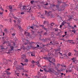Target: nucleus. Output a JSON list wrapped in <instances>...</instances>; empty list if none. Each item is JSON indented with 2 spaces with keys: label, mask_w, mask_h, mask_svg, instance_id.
<instances>
[{
  "label": "nucleus",
  "mask_w": 78,
  "mask_h": 78,
  "mask_svg": "<svg viewBox=\"0 0 78 78\" xmlns=\"http://www.w3.org/2000/svg\"><path fill=\"white\" fill-rule=\"evenodd\" d=\"M35 43L34 42H31L30 43H28L29 45H30V47H31L32 48V45H34V44H35Z\"/></svg>",
  "instance_id": "f257e3e1"
},
{
  "label": "nucleus",
  "mask_w": 78,
  "mask_h": 78,
  "mask_svg": "<svg viewBox=\"0 0 78 78\" xmlns=\"http://www.w3.org/2000/svg\"><path fill=\"white\" fill-rule=\"evenodd\" d=\"M52 71H53V69H48V70L47 72H49V73H51Z\"/></svg>",
  "instance_id": "f03ea898"
},
{
  "label": "nucleus",
  "mask_w": 78,
  "mask_h": 78,
  "mask_svg": "<svg viewBox=\"0 0 78 78\" xmlns=\"http://www.w3.org/2000/svg\"><path fill=\"white\" fill-rule=\"evenodd\" d=\"M24 34L27 36H30V33L25 31L24 32Z\"/></svg>",
  "instance_id": "7ed1b4c3"
},
{
  "label": "nucleus",
  "mask_w": 78,
  "mask_h": 78,
  "mask_svg": "<svg viewBox=\"0 0 78 78\" xmlns=\"http://www.w3.org/2000/svg\"><path fill=\"white\" fill-rule=\"evenodd\" d=\"M50 41L49 38H45V39H43V41L44 42H46V41Z\"/></svg>",
  "instance_id": "20e7f679"
},
{
  "label": "nucleus",
  "mask_w": 78,
  "mask_h": 78,
  "mask_svg": "<svg viewBox=\"0 0 78 78\" xmlns=\"http://www.w3.org/2000/svg\"><path fill=\"white\" fill-rule=\"evenodd\" d=\"M21 58L22 59H25L26 58V56H25V55H22L21 56Z\"/></svg>",
  "instance_id": "39448f33"
},
{
  "label": "nucleus",
  "mask_w": 78,
  "mask_h": 78,
  "mask_svg": "<svg viewBox=\"0 0 78 78\" xmlns=\"http://www.w3.org/2000/svg\"><path fill=\"white\" fill-rule=\"evenodd\" d=\"M17 69L18 70L19 69L21 70L22 69V67L20 66H19L18 67H17Z\"/></svg>",
  "instance_id": "423d86ee"
},
{
  "label": "nucleus",
  "mask_w": 78,
  "mask_h": 78,
  "mask_svg": "<svg viewBox=\"0 0 78 78\" xmlns=\"http://www.w3.org/2000/svg\"><path fill=\"white\" fill-rule=\"evenodd\" d=\"M23 9H27V7L26 5H24L23 6Z\"/></svg>",
  "instance_id": "0eeeda50"
},
{
  "label": "nucleus",
  "mask_w": 78,
  "mask_h": 78,
  "mask_svg": "<svg viewBox=\"0 0 78 78\" xmlns=\"http://www.w3.org/2000/svg\"><path fill=\"white\" fill-rule=\"evenodd\" d=\"M10 48L11 49L10 50V51H12L14 49V47L13 46H11Z\"/></svg>",
  "instance_id": "6e6552de"
},
{
  "label": "nucleus",
  "mask_w": 78,
  "mask_h": 78,
  "mask_svg": "<svg viewBox=\"0 0 78 78\" xmlns=\"http://www.w3.org/2000/svg\"><path fill=\"white\" fill-rule=\"evenodd\" d=\"M61 66H62V67H66V66L64 65V63H62L61 65Z\"/></svg>",
  "instance_id": "1a4fd4ad"
},
{
  "label": "nucleus",
  "mask_w": 78,
  "mask_h": 78,
  "mask_svg": "<svg viewBox=\"0 0 78 78\" xmlns=\"http://www.w3.org/2000/svg\"><path fill=\"white\" fill-rule=\"evenodd\" d=\"M73 41V40H68L66 41V42H69V43H72V42Z\"/></svg>",
  "instance_id": "9d476101"
},
{
  "label": "nucleus",
  "mask_w": 78,
  "mask_h": 78,
  "mask_svg": "<svg viewBox=\"0 0 78 78\" xmlns=\"http://www.w3.org/2000/svg\"><path fill=\"white\" fill-rule=\"evenodd\" d=\"M48 23V21H44L43 22V24L44 25H45V23Z\"/></svg>",
  "instance_id": "9b49d317"
},
{
  "label": "nucleus",
  "mask_w": 78,
  "mask_h": 78,
  "mask_svg": "<svg viewBox=\"0 0 78 78\" xmlns=\"http://www.w3.org/2000/svg\"><path fill=\"white\" fill-rule=\"evenodd\" d=\"M36 63H37V66H39V62H37Z\"/></svg>",
  "instance_id": "f8f14e48"
},
{
  "label": "nucleus",
  "mask_w": 78,
  "mask_h": 78,
  "mask_svg": "<svg viewBox=\"0 0 78 78\" xmlns=\"http://www.w3.org/2000/svg\"><path fill=\"white\" fill-rule=\"evenodd\" d=\"M47 32H45L44 33V34H43V35H44V36H46V35H47Z\"/></svg>",
  "instance_id": "ddd939ff"
},
{
  "label": "nucleus",
  "mask_w": 78,
  "mask_h": 78,
  "mask_svg": "<svg viewBox=\"0 0 78 78\" xmlns=\"http://www.w3.org/2000/svg\"><path fill=\"white\" fill-rule=\"evenodd\" d=\"M9 8L10 9H12V6H9Z\"/></svg>",
  "instance_id": "4468645a"
},
{
  "label": "nucleus",
  "mask_w": 78,
  "mask_h": 78,
  "mask_svg": "<svg viewBox=\"0 0 78 78\" xmlns=\"http://www.w3.org/2000/svg\"><path fill=\"white\" fill-rule=\"evenodd\" d=\"M31 34H34V31L32 30L31 31Z\"/></svg>",
  "instance_id": "2eb2a0df"
},
{
  "label": "nucleus",
  "mask_w": 78,
  "mask_h": 78,
  "mask_svg": "<svg viewBox=\"0 0 78 78\" xmlns=\"http://www.w3.org/2000/svg\"><path fill=\"white\" fill-rule=\"evenodd\" d=\"M71 72V70H66V73H67V72Z\"/></svg>",
  "instance_id": "dca6fc26"
},
{
  "label": "nucleus",
  "mask_w": 78,
  "mask_h": 78,
  "mask_svg": "<svg viewBox=\"0 0 78 78\" xmlns=\"http://www.w3.org/2000/svg\"><path fill=\"white\" fill-rule=\"evenodd\" d=\"M44 70L45 72H47L48 70H46V69L44 68Z\"/></svg>",
  "instance_id": "f3484780"
},
{
  "label": "nucleus",
  "mask_w": 78,
  "mask_h": 78,
  "mask_svg": "<svg viewBox=\"0 0 78 78\" xmlns=\"http://www.w3.org/2000/svg\"><path fill=\"white\" fill-rule=\"evenodd\" d=\"M68 56H71V53H68Z\"/></svg>",
  "instance_id": "a211bd4d"
},
{
  "label": "nucleus",
  "mask_w": 78,
  "mask_h": 78,
  "mask_svg": "<svg viewBox=\"0 0 78 78\" xmlns=\"http://www.w3.org/2000/svg\"><path fill=\"white\" fill-rule=\"evenodd\" d=\"M15 35H16V34L15 33H13L12 34V36H14Z\"/></svg>",
  "instance_id": "6ab92c4d"
},
{
  "label": "nucleus",
  "mask_w": 78,
  "mask_h": 78,
  "mask_svg": "<svg viewBox=\"0 0 78 78\" xmlns=\"http://www.w3.org/2000/svg\"><path fill=\"white\" fill-rule=\"evenodd\" d=\"M56 7L57 8H59V5H56Z\"/></svg>",
  "instance_id": "aec40b11"
},
{
  "label": "nucleus",
  "mask_w": 78,
  "mask_h": 78,
  "mask_svg": "<svg viewBox=\"0 0 78 78\" xmlns=\"http://www.w3.org/2000/svg\"><path fill=\"white\" fill-rule=\"evenodd\" d=\"M72 32H73L74 33H76V30H72Z\"/></svg>",
  "instance_id": "412c9836"
},
{
  "label": "nucleus",
  "mask_w": 78,
  "mask_h": 78,
  "mask_svg": "<svg viewBox=\"0 0 78 78\" xmlns=\"http://www.w3.org/2000/svg\"><path fill=\"white\" fill-rule=\"evenodd\" d=\"M28 43H25L23 44V45H27L28 44Z\"/></svg>",
  "instance_id": "4be33fe9"
},
{
  "label": "nucleus",
  "mask_w": 78,
  "mask_h": 78,
  "mask_svg": "<svg viewBox=\"0 0 78 78\" xmlns=\"http://www.w3.org/2000/svg\"><path fill=\"white\" fill-rule=\"evenodd\" d=\"M35 62H34V60H33L31 62V63H32V64H34Z\"/></svg>",
  "instance_id": "5701e85b"
},
{
  "label": "nucleus",
  "mask_w": 78,
  "mask_h": 78,
  "mask_svg": "<svg viewBox=\"0 0 78 78\" xmlns=\"http://www.w3.org/2000/svg\"><path fill=\"white\" fill-rule=\"evenodd\" d=\"M43 30H44L46 31H47V29H46L44 27H43Z\"/></svg>",
  "instance_id": "b1692460"
},
{
  "label": "nucleus",
  "mask_w": 78,
  "mask_h": 78,
  "mask_svg": "<svg viewBox=\"0 0 78 78\" xmlns=\"http://www.w3.org/2000/svg\"><path fill=\"white\" fill-rule=\"evenodd\" d=\"M52 61H53V62H55V58H53L52 60Z\"/></svg>",
  "instance_id": "393cba45"
},
{
  "label": "nucleus",
  "mask_w": 78,
  "mask_h": 78,
  "mask_svg": "<svg viewBox=\"0 0 78 78\" xmlns=\"http://www.w3.org/2000/svg\"><path fill=\"white\" fill-rule=\"evenodd\" d=\"M72 19V17H70L68 20H67V21H68V20H70Z\"/></svg>",
  "instance_id": "a878e982"
},
{
  "label": "nucleus",
  "mask_w": 78,
  "mask_h": 78,
  "mask_svg": "<svg viewBox=\"0 0 78 78\" xmlns=\"http://www.w3.org/2000/svg\"><path fill=\"white\" fill-rule=\"evenodd\" d=\"M48 5V3H46V4H44V5L45 6H47Z\"/></svg>",
  "instance_id": "bb28decb"
},
{
  "label": "nucleus",
  "mask_w": 78,
  "mask_h": 78,
  "mask_svg": "<svg viewBox=\"0 0 78 78\" xmlns=\"http://www.w3.org/2000/svg\"><path fill=\"white\" fill-rule=\"evenodd\" d=\"M30 28H32V30H34V29L33 28H34V27L33 26H31V27H30Z\"/></svg>",
  "instance_id": "cd10ccee"
},
{
  "label": "nucleus",
  "mask_w": 78,
  "mask_h": 78,
  "mask_svg": "<svg viewBox=\"0 0 78 78\" xmlns=\"http://www.w3.org/2000/svg\"><path fill=\"white\" fill-rule=\"evenodd\" d=\"M30 3H31V4H33V3H34V1H31L30 2Z\"/></svg>",
  "instance_id": "c85d7f7f"
},
{
  "label": "nucleus",
  "mask_w": 78,
  "mask_h": 78,
  "mask_svg": "<svg viewBox=\"0 0 78 78\" xmlns=\"http://www.w3.org/2000/svg\"><path fill=\"white\" fill-rule=\"evenodd\" d=\"M51 59V57H48V58H47L48 60H49V59Z\"/></svg>",
  "instance_id": "c756f323"
},
{
  "label": "nucleus",
  "mask_w": 78,
  "mask_h": 78,
  "mask_svg": "<svg viewBox=\"0 0 78 78\" xmlns=\"http://www.w3.org/2000/svg\"><path fill=\"white\" fill-rule=\"evenodd\" d=\"M4 31H5V32H6V33H7V29H4Z\"/></svg>",
  "instance_id": "7c9ffc66"
},
{
  "label": "nucleus",
  "mask_w": 78,
  "mask_h": 78,
  "mask_svg": "<svg viewBox=\"0 0 78 78\" xmlns=\"http://www.w3.org/2000/svg\"><path fill=\"white\" fill-rule=\"evenodd\" d=\"M31 55L32 56H35L34 54H31Z\"/></svg>",
  "instance_id": "2f4dec72"
},
{
  "label": "nucleus",
  "mask_w": 78,
  "mask_h": 78,
  "mask_svg": "<svg viewBox=\"0 0 78 78\" xmlns=\"http://www.w3.org/2000/svg\"><path fill=\"white\" fill-rule=\"evenodd\" d=\"M19 29H20V30H22V27H20V26H19Z\"/></svg>",
  "instance_id": "473e14b6"
},
{
  "label": "nucleus",
  "mask_w": 78,
  "mask_h": 78,
  "mask_svg": "<svg viewBox=\"0 0 78 78\" xmlns=\"http://www.w3.org/2000/svg\"><path fill=\"white\" fill-rule=\"evenodd\" d=\"M53 25H55V23H52L51 24V26H53Z\"/></svg>",
  "instance_id": "72a5a7b5"
},
{
  "label": "nucleus",
  "mask_w": 78,
  "mask_h": 78,
  "mask_svg": "<svg viewBox=\"0 0 78 78\" xmlns=\"http://www.w3.org/2000/svg\"><path fill=\"white\" fill-rule=\"evenodd\" d=\"M40 27H42L43 28L44 27V25H40Z\"/></svg>",
  "instance_id": "f704fd0d"
},
{
  "label": "nucleus",
  "mask_w": 78,
  "mask_h": 78,
  "mask_svg": "<svg viewBox=\"0 0 78 78\" xmlns=\"http://www.w3.org/2000/svg\"><path fill=\"white\" fill-rule=\"evenodd\" d=\"M37 15L38 16H40V15H41V16H42V15L41 14H40L39 13H38Z\"/></svg>",
  "instance_id": "c9c22d12"
},
{
  "label": "nucleus",
  "mask_w": 78,
  "mask_h": 78,
  "mask_svg": "<svg viewBox=\"0 0 78 78\" xmlns=\"http://www.w3.org/2000/svg\"><path fill=\"white\" fill-rule=\"evenodd\" d=\"M44 59H47L48 58V57H44Z\"/></svg>",
  "instance_id": "e433bc0d"
},
{
  "label": "nucleus",
  "mask_w": 78,
  "mask_h": 78,
  "mask_svg": "<svg viewBox=\"0 0 78 78\" xmlns=\"http://www.w3.org/2000/svg\"><path fill=\"white\" fill-rule=\"evenodd\" d=\"M34 27H37H37H38L36 25H34Z\"/></svg>",
  "instance_id": "4c0bfd02"
},
{
  "label": "nucleus",
  "mask_w": 78,
  "mask_h": 78,
  "mask_svg": "<svg viewBox=\"0 0 78 78\" xmlns=\"http://www.w3.org/2000/svg\"><path fill=\"white\" fill-rule=\"evenodd\" d=\"M71 27V28H72V29H73H73H74V27H72V26H71V27Z\"/></svg>",
  "instance_id": "58836bf2"
},
{
  "label": "nucleus",
  "mask_w": 78,
  "mask_h": 78,
  "mask_svg": "<svg viewBox=\"0 0 78 78\" xmlns=\"http://www.w3.org/2000/svg\"><path fill=\"white\" fill-rule=\"evenodd\" d=\"M31 7H30V9H29V10L28 11V12H30V10H31Z\"/></svg>",
  "instance_id": "ea45409f"
},
{
  "label": "nucleus",
  "mask_w": 78,
  "mask_h": 78,
  "mask_svg": "<svg viewBox=\"0 0 78 78\" xmlns=\"http://www.w3.org/2000/svg\"><path fill=\"white\" fill-rule=\"evenodd\" d=\"M50 44H51V45H54V44H53V43H52V41H51V42H50Z\"/></svg>",
  "instance_id": "a19ab883"
},
{
  "label": "nucleus",
  "mask_w": 78,
  "mask_h": 78,
  "mask_svg": "<svg viewBox=\"0 0 78 78\" xmlns=\"http://www.w3.org/2000/svg\"><path fill=\"white\" fill-rule=\"evenodd\" d=\"M72 59V61H75V58H73Z\"/></svg>",
  "instance_id": "79ce46f5"
},
{
  "label": "nucleus",
  "mask_w": 78,
  "mask_h": 78,
  "mask_svg": "<svg viewBox=\"0 0 78 78\" xmlns=\"http://www.w3.org/2000/svg\"><path fill=\"white\" fill-rule=\"evenodd\" d=\"M25 62H28V59H26L25 61Z\"/></svg>",
  "instance_id": "37998d69"
},
{
  "label": "nucleus",
  "mask_w": 78,
  "mask_h": 78,
  "mask_svg": "<svg viewBox=\"0 0 78 78\" xmlns=\"http://www.w3.org/2000/svg\"><path fill=\"white\" fill-rule=\"evenodd\" d=\"M57 10L58 11H60V9H59V8H58L57 9Z\"/></svg>",
  "instance_id": "c03bdc74"
},
{
  "label": "nucleus",
  "mask_w": 78,
  "mask_h": 78,
  "mask_svg": "<svg viewBox=\"0 0 78 78\" xmlns=\"http://www.w3.org/2000/svg\"><path fill=\"white\" fill-rule=\"evenodd\" d=\"M2 49H5V48H3V47H2V48H1V50H2Z\"/></svg>",
  "instance_id": "a18cd8bd"
},
{
  "label": "nucleus",
  "mask_w": 78,
  "mask_h": 78,
  "mask_svg": "<svg viewBox=\"0 0 78 78\" xmlns=\"http://www.w3.org/2000/svg\"><path fill=\"white\" fill-rule=\"evenodd\" d=\"M58 31V29H55V31Z\"/></svg>",
  "instance_id": "49530a36"
},
{
  "label": "nucleus",
  "mask_w": 78,
  "mask_h": 78,
  "mask_svg": "<svg viewBox=\"0 0 78 78\" xmlns=\"http://www.w3.org/2000/svg\"><path fill=\"white\" fill-rule=\"evenodd\" d=\"M3 12H0V14H1V15H2V14H3Z\"/></svg>",
  "instance_id": "de8ad7c7"
},
{
  "label": "nucleus",
  "mask_w": 78,
  "mask_h": 78,
  "mask_svg": "<svg viewBox=\"0 0 78 78\" xmlns=\"http://www.w3.org/2000/svg\"><path fill=\"white\" fill-rule=\"evenodd\" d=\"M65 35H67V32H65Z\"/></svg>",
  "instance_id": "09e8293b"
},
{
  "label": "nucleus",
  "mask_w": 78,
  "mask_h": 78,
  "mask_svg": "<svg viewBox=\"0 0 78 78\" xmlns=\"http://www.w3.org/2000/svg\"><path fill=\"white\" fill-rule=\"evenodd\" d=\"M37 47H39V45L38 44H37Z\"/></svg>",
  "instance_id": "8fccbe9b"
},
{
  "label": "nucleus",
  "mask_w": 78,
  "mask_h": 78,
  "mask_svg": "<svg viewBox=\"0 0 78 78\" xmlns=\"http://www.w3.org/2000/svg\"><path fill=\"white\" fill-rule=\"evenodd\" d=\"M59 34V33H58V34H56L55 35H56V36H58Z\"/></svg>",
  "instance_id": "3c124183"
},
{
  "label": "nucleus",
  "mask_w": 78,
  "mask_h": 78,
  "mask_svg": "<svg viewBox=\"0 0 78 78\" xmlns=\"http://www.w3.org/2000/svg\"><path fill=\"white\" fill-rule=\"evenodd\" d=\"M55 69L56 70H57L58 69V68H57V67H56V66H55Z\"/></svg>",
  "instance_id": "603ef678"
},
{
  "label": "nucleus",
  "mask_w": 78,
  "mask_h": 78,
  "mask_svg": "<svg viewBox=\"0 0 78 78\" xmlns=\"http://www.w3.org/2000/svg\"><path fill=\"white\" fill-rule=\"evenodd\" d=\"M34 66H35L34 65V64H33L32 65V66L31 67H34Z\"/></svg>",
  "instance_id": "864d4df0"
},
{
  "label": "nucleus",
  "mask_w": 78,
  "mask_h": 78,
  "mask_svg": "<svg viewBox=\"0 0 78 78\" xmlns=\"http://www.w3.org/2000/svg\"><path fill=\"white\" fill-rule=\"evenodd\" d=\"M62 25H64V23L63 22L62 23Z\"/></svg>",
  "instance_id": "5fc2aeb1"
},
{
  "label": "nucleus",
  "mask_w": 78,
  "mask_h": 78,
  "mask_svg": "<svg viewBox=\"0 0 78 78\" xmlns=\"http://www.w3.org/2000/svg\"><path fill=\"white\" fill-rule=\"evenodd\" d=\"M63 22L64 24H65V23H66V22L63 21Z\"/></svg>",
  "instance_id": "6e6d98bb"
},
{
  "label": "nucleus",
  "mask_w": 78,
  "mask_h": 78,
  "mask_svg": "<svg viewBox=\"0 0 78 78\" xmlns=\"http://www.w3.org/2000/svg\"><path fill=\"white\" fill-rule=\"evenodd\" d=\"M21 65H22V66L24 65V64H23V63H21Z\"/></svg>",
  "instance_id": "4d7b16f0"
},
{
  "label": "nucleus",
  "mask_w": 78,
  "mask_h": 78,
  "mask_svg": "<svg viewBox=\"0 0 78 78\" xmlns=\"http://www.w3.org/2000/svg\"><path fill=\"white\" fill-rule=\"evenodd\" d=\"M61 76H62V75H63V74H64V73H61Z\"/></svg>",
  "instance_id": "13d9d810"
},
{
  "label": "nucleus",
  "mask_w": 78,
  "mask_h": 78,
  "mask_svg": "<svg viewBox=\"0 0 78 78\" xmlns=\"http://www.w3.org/2000/svg\"><path fill=\"white\" fill-rule=\"evenodd\" d=\"M68 26H69V27H71V25H70V24H68Z\"/></svg>",
  "instance_id": "bf43d9fd"
},
{
  "label": "nucleus",
  "mask_w": 78,
  "mask_h": 78,
  "mask_svg": "<svg viewBox=\"0 0 78 78\" xmlns=\"http://www.w3.org/2000/svg\"><path fill=\"white\" fill-rule=\"evenodd\" d=\"M40 72H43V70H41V69H40Z\"/></svg>",
  "instance_id": "052dcab7"
},
{
  "label": "nucleus",
  "mask_w": 78,
  "mask_h": 78,
  "mask_svg": "<svg viewBox=\"0 0 78 78\" xmlns=\"http://www.w3.org/2000/svg\"><path fill=\"white\" fill-rule=\"evenodd\" d=\"M25 76H28V75H27V74H25Z\"/></svg>",
  "instance_id": "680f3d73"
},
{
  "label": "nucleus",
  "mask_w": 78,
  "mask_h": 78,
  "mask_svg": "<svg viewBox=\"0 0 78 78\" xmlns=\"http://www.w3.org/2000/svg\"><path fill=\"white\" fill-rule=\"evenodd\" d=\"M58 3H62V2H61V1H60L59 2V1H58Z\"/></svg>",
  "instance_id": "e2e57ef3"
},
{
  "label": "nucleus",
  "mask_w": 78,
  "mask_h": 78,
  "mask_svg": "<svg viewBox=\"0 0 78 78\" xmlns=\"http://www.w3.org/2000/svg\"><path fill=\"white\" fill-rule=\"evenodd\" d=\"M65 57H68V56H67V55H65Z\"/></svg>",
  "instance_id": "0e129e2a"
},
{
  "label": "nucleus",
  "mask_w": 78,
  "mask_h": 78,
  "mask_svg": "<svg viewBox=\"0 0 78 78\" xmlns=\"http://www.w3.org/2000/svg\"><path fill=\"white\" fill-rule=\"evenodd\" d=\"M6 73H7V74H9V73H8V71H7Z\"/></svg>",
  "instance_id": "69168bd1"
},
{
  "label": "nucleus",
  "mask_w": 78,
  "mask_h": 78,
  "mask_svg": "<svg viewBox=\"0 0 78 78\" xmlns=\"http://www.w3.org/2000/svg\"><path fill=\"white\" fill-rule=\"evenodd\" d=\"M65 36H66V35H63L62 36L63 37H64Z\"/></svg>",
  "instance_id": "338daca9"
},
{
  "label": "nucleus",
  "mask_w": 78,
  "mask_h": 78,
  "mask_svg": "<svg viewBox=\"0 0 78 78\" xmlns=\"http://www.w3.org/2000/svg\"><path fill=\"white\" fill-rule=\"evenodd\" d=\"M72 62H75V60H72Z\"/></svg>",
  "instance_id": "774afa93"
}]
</instances>
